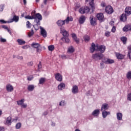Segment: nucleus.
Here are the masks:
<instances>
[{
	"label": "nucleus",
	"mask_w": 131,
	"mask_h": 131,
	"mask_svg": "<svg viewBox=\"0 0 131 131\" xmlns=\"http://www.w3.org/2000/svg\"><path fill=\"white\" fill-rule=\"evenodd\" d=\"M25 18L29 20L34 19V23H36V25H33V26L35 30H38V26L40 25V21L42 20V16L40 13H37L32 16L27 15L25 16Z\"/></svg>",
	"instance_id": "1"
},
{
	"label": "nucleus",
	"mask_w": 131,
	"mask_h": 131,
	"mask_svg": "<svg viewBox=\"0 0 131 131\" xmlns=\"http://www.w3.org/2000/svg\"><path fill=\"white\" fill-rule=\"evenodd\" d=\"M106 50V46L104 45H96L95 43L93 42L92 43L91 47H90L91 53H94L95 51L97 52H100L101 54L104 53Z\"/></svg>",
	"instance_id": "2"
},
{
	"label": "nucleus",
	"mask_w": 131,
	"mask_h": 131,
	"mask_svg": "<svg viewBox=\"0 0 131 131\" xmlns=\"http://www.w3.org/2000/svg\"><path fill=\"white\" fill-rule=\"evenodd\" d=\"M60 33H61L63 36L61 38V40H62L63 41H64V42H66V43H68L70 40H69V38H68V36H69V33L67 31H66V30H65V28H64V27L60 28Z\"/></svg>",
	"instance_id": "3"
},
{
	"label": "nucleus",
	"mask_w": 131,
	"mask_h": 131,
	"mask_svg": "<svg viewBox=\"0 0 131 131\" xmlns=\"http://www.w3.org/2000/svg\"><path fill=\"white\" fill-rule=\"evenodd\" d=\"M92 58L95 61H100V60H103L104 54L101 53H96L92 55Z\"/></svg>",
	"instance_id": "4"
},
{
	"label": "nucleus",
	"mask_w": 131,
	"mask_h": 131,
	"mask_svg": "<svg viewBox=\"0 0 131 131\" xmlns=\"http://www.w3.org/2000/svg\"><path fill=\"white\" fill-rule=\"evenodd\" d=\"M102 63H104L105 64H113L115 61L113 59L104 58L102 59Z\"/></svg>",
	"instance_id": "5"
},
{
	"label": "nucleus",
	"mask_w": 131,
	"mask_h": 131,
	"mask_svg": "<svg viewBox=\"0 0 131 131\" xmlns=\"http://www.w3.org/2000/svg\"><path fill=\"white\" fill-rule=\"evenodd\" d=\"M90 23L92 26L97 25V21L96 20V18H95L93 15H91L90 17Z\"/></svg>",
	"instance_id": "6"
},
{
	"label": "nucleus",
	"mask_w": 131,
	"mask_h": 131,
	"mask_svg": "<svg viewBox=\"0 0 131 131\" xmlns=\"http://www.w3.org/2000/svg\"><path fill=\"white\" fill-rule=\"evenodd\" d=\"M86 2H90V6L91 8L92 13H94V11H95V9H96V7L95 6V4L94 3V0H86Z\"/></svg>",
	"instance_id": "7"
},
{
	"label": "nucleus",
	"mask_w": 131,
	"mask_h": 131,
	"mask_svg": "<svg viewBox=\"0 0 131 131\" xmlns=\"http://www.w3.org/2000/svg\"><path fill=\"white\" fill-rule=\"evenodd\" d=\"M105 12L107 13V14H112V13L114 12L113 8L112 7H111V6H106L105 8Z\"/></svg>",
	"instance_id": "8"
},
{
	"label": "nucleus",
	"mask_w": 131,
	"mask_h": 131,
	"mask_svg": "<svg viewBox=\"0 0 131 131\" xmlns=\"http://www.w3.org/2000/svg\"><path fill=\"white\" fill-rule=\"evenodd\" d=\"M55 79L57 80V81H62L63 80V77L62 76V75H60V74L59 73L55 74Z\"/></svg>",
	"instance_id": "9"
},
{
	"label": "nucleus",
	"mask_w": 131,
	"mask_h": 131,
	"mask_svg": "<svg viewBox=\"0 0 131 131\" xmlns=\"http://www.w3.org/2000/svg\"><path fill=\"white\" fill-rule=\"evenodd\" d=\"M96 18L100 21V22H103L104 21V15L103 13H98L96 15Z\"/></svg>",
	"instance_id": "10"
},
{
	"label": "nucleus",
	"mask_w": 131,
	"mask_h": 131,
	"mask_svg": "<svg viewBox=\"0 0 131 131\" xmlns=\"http://www.w3.org/2000/svg\"><path fill=\"white\" fill-rule=\"evenodd\" d=\"M6 91H7L9 92H12L14 91V87H13V85L8 84L6 85Z\"/></svg>",
	"instance_id": "11"
},
{
	"label": "nucleus",
	"mask_w": 131,
	"mask_h": 131,
	"mask_svg": "<svg viewBox=\"0 0 131 131\" xmlns=\"http://www.w3.org/2000/svg\"><path fill=\"white\" fill-rule=\"evenodd\" d=\"M19 21V16L16 15H14L13 18L10 19L9 20V22L8 23H12V22H18Z\"/></svg>",
	"instance_id": "12"
},
{
	"label": "nucleus",
	"mask_w": 131,
	"mask_h": 131,
	"mask_svg": "<svg viewBox=\"0 0 131 131\" xmlns=\"http://www.w3.org/2000/svg\"><path fill=\"white\" fill-rule=\"evenodd\" d=\"M86 19V17L85 16L82 15L79 17V24H83L84 22H85V20Z\"/></svg>",
	"instance_id": "13"
},
{
	"label": "nucleus",
	"mask_w": 131,
	"mask_h": 131,
	"mask_svg": "<svg viewBox=\"0 0 131 131\" xmlns=\"http://www.w3.org/2000/svg\"><path fill=\"white\" fill-rule=\"evenodd\" d=\"M108 109H109V105L107 103H104L101 106V111H106Z\"/></svg>",
	"instance_id": "14"
},
{
	"label": "nucleus",
	"mask_w": 131,
	"mask_h": 131,
	"mask_svg": "<svg viewBox=\"0 0 131 131\" xmlns=\"http://www.w3.org/2000/svg\"><path fill=\"white\" fill-rule=\"evenodd\" d=\"M127 15L125 13L122 14L120 17V21H122L123 22H125V21L127 19Z\"/></svg>",
	"instance_id": "15"
},
{
	"label": "nucleus",
	"mask_w": 131,
	"mask_h": 131,
	"mask_svg": "<svg viewBox=\"0 0 131 131\" xmlns=\"http://www.w3.org/2000/svg\"><path fill=\"white\" fill-rule=\"evenodd\" d=\"M131 31V26L129 25H127L123 28V31L124 32H127L128 31Z\"/></svg>",
	"instance_id": "16"
},
{
	"label": "nucleus",
	"mask_w": 131,
	"mask_h": 131,
	"mask_svg": "<svg viewBox=\"0 0 131 131\" xmlns=\"http://www.w3.org/2000/svg\"><path fill=\"white\" fill-rule=\"evenodd\" d=\"M40 29L41 30V35L43 36V37H47V31L45 30L42 27H40Z\"/></svg>",
	"instance_id": "17"
},
{
	"label": "nucleus",
	"mask_w": 131,
	"mask_h": 131,
	"mask_svg": "<svg viewBox=\"0 0 131 131\" xmlns=\"http://www.w3.org/2000/svg\"><path fill=\"white\" fill-rule=\"evenodd\" d=\"M125 14L127 16H129L131 15V7H127L125 9Z\"/></svg>",
	"instance_id": "18"
},
{
	"label": "nucleus",
	"mask_w": 131,
	"mask_h": 131,
	"mask_svg": "<svg viewBox=\"0 0 131 131\" xmlns=\"http://www.w3.org/2000/svg\"><path fill=\"white\" fill-rule=\"evenodd\" d=\"M72 93L73 94H77L78 93V86H77V85H75L73 86Z\"/></svg>",
	"instance_id": "19"
},
{
	"label": "nucleus",
	"mask_w": 131,
	"mask_h": 131,
	"mask_svg": "<svg viewBox=\"0 0 131 131\" xmlns=\"http://www.w3.org/2000/svg\"><path fill=\"white\" fill-rule=\"evenodd\" d=\"M99 114H100L99 109H96L92 113V115L95 117L99 116Z\"/></svg>",
	"instance_id": "20"
},
{
	"label": "nucleus",
	"mask_w": 131,
	"mask_h": 131,
	"mask_svg": "<svg viewBox=\"0 0 131 131\" xmlns=\"http://www.w3.org/2000/svg\"><path fill=\"white\" fill-rule=\"evenodd\" d=\"M102 115L103 117V118H106V117H107V115H110V112H107L106 111H102Z\"/></svg>",
	"instance_id": "21"
},
{
	"label": "nucleus",
	"mask_w": 131,
	"mask_h": 131,
	"mask_svg": "<svg viewBox=\"0 0 131 131\" xmlns=\"http://www.w3.org/2000/svg\"><path fill=\"white\" fill-rule=\"evenodd\" d=\"M65 22H66V20H58L57 21V24L58 26H63L64 24H65Z\"/></svg>",
	"instance_id": "22"
},
{
	"label": "nucleus",
	"mask_w": 131,
	"mask_h": 131,
	"mask_svg": "<svg viewBox=\"0 0 131 131\" xmlns=\"http://www.w3.org/2000/svg\"><path fill=\"white\" fill-rule=\"evenodd\" d=\"M65 86H66L65 83H61L58 85V89L60 91H62V90H63L64 89H65Z\"/></svg>",
	"instance_id": "23"
},
{
	"label": "nucleus",
	"mask_w": 131,
	"mask_h": 131,
	"mask_svg": "<svg viewBox=\"0 0 131 131\" xmlns=\"http://www.w3.org/2000/svg\"><path fill=\"white\" fill-rule=\"evenodd\" d=\"M13 122V121L12 120V117H8L7 119H6V124H9L11 125V123H12Z\"/></svg>",
	"instance_id": "24"
},
{
	"label": "nucleus",
	"mask_w": 131,
	"mask_h": 131,
	"mask_svg": "<svg viewBox=\"0 0 131 131\" xmlns=\"http://www.w3.org/2000/svg\"><path fill=\"white\" fill-rule=\"evenodd\" d=\"M116 56L117 59H119L120 60H122V59L124 58V56H123V55L121 54L120 53H116Z\"/></svg>",
	"instance_id": "25"
},
{
	"label": "nucleus",
	"mask_w": 131,
	"mask_h": 131,
	"mask_svg": "<svg viewBox=\"0 0 131 131\" xmlns=\"http://www.w3.org/2000/svg\"><path fill=\"white\" fill-rule=\"evenodd\" d=\"M117 119L118 120H122V113H117Z\"/></svg>",
	"instance_id": "26"
},
{
	"label": "nucleus",
	"mask_w": 131,
	"mask_h": 131,
	"mask_svg": "<svg viewBox=\"0 0 131 131\" xmlns=\"http://www.w3.org/2000/svg\"><path fill=\"white\" fill-rule=\"evenodd\" d=\"M72 37L76 43H79V40L77 38L75 34H72Z\"/></svg>",
	"instance_id": "27"
},
{
	"label": "nucleus",
	"mask_w": 131,
	"mask_h": 131,
	"mask_svg": "<svg viewBox=\"0 0 131 131\" xmlns=\"http://www.w3.org/2000/svg\"><path fill=\"white\" fill-rule=\"evenodd\" d=\"M34 90V85H28V90L29 92H32Z\"/></svg>",
	"instance_id": "28"
},
{
	"label": "nucleus",
	"mask_w": 131,
	"mask_h": 131,
	"mask_svg": "<svg viewBox=\"0 0 131 131\" xmlns=\"http://www.w3.org/2000/svg\"><path fill=\"white\" fill-rule=\"evenodd\" d=\"M74 52V48L72 46H70L69 47L68 50V53H69L70 54H72Z\"/></svg>",
	"instance_id": "29"
},
{
	"label": "nucleus",
	"mask_w": 131,
	"mask_h": 131,
	"mask_svg": "<svg viewBox=\"0 0 131 131\" xmlns=\"http://www.w3.org/2000/svg\"><path fill=\"white\" fill-rule=\"evenodd\" d=\"M17 41L18 45H19V46H22V45H25V43H26L25 41H24L21 39H18L17 40Z\"/></svg>",
	"instance_id": "30"
},
{
	"label": "nucleus",
	"mask_w": 131,
	"mask_h": 131,
	"mask_svg": "<svg viewBox=\"0 0 131 131\" xmlns=\"http://www.w3.org/2000/svg\"><path fill=\"white\" fill-rule=\"evenodd\" d=\"M46 82V78H41L39 80V84H43Z\"/></svg>",
	"instance_id": "31"
},
{
	"label": "nucleus",
	"mask_w": 131,
	"mask_h": 131,
	"mask_svg": "<svg viewBox=\"0 0 131 131\" xmlns=\"http://www.w3.org/2000/svg\"><path fill=\"white\" fill-rule=\"evenodd\" d=\"M17 105H18L19 106L20 105L21 106L24 104V99H22L19 101H17Z\"/></svg>",
	"instance_id": "32"
},
{
	"label": "nucleus",
	"mask_w": 131,
	"mask_h": 131,
	"mask_svg": "<svg viewBox=\"0 0 131 131\" xmlns=\"http://www.w3.org/2000/svg\"><path fill=\"white\" fill-rule=\"evenodd\" d=\"M32 48H35V49H37L40 45L38 43H32L31 45Z\"/></svg>",
	"instance_id": "33"
},
{
	"label": "nucleus",
	"mask_w": 131,
	"mask_h": 131,
	"mask_svg": "<svg viewBox=\"0 0 131 131\" xmlns=\"http://www.w3.org/2000/svg\"><path fill=\"white\" fill-rule=\"evenodd\" d=\"M83 39H84V41H85V42H88L90 41V36H89L88 35H85L83 37Z\"/></svg>",
	"instance_id": "34"
},
{
	"label": "nucleus",
	"mask_w": 131,
	"mask_h": 131,
	"mask_svg": "<svg viewBox=\"0 0 131 131\" xmlns=\"http://www.w3.org/2000/svg\"><path fill=\"white\" fill-rule=\"evenodd\" d=\"M121 40L122 41L124 45H125V43H126V40H127V38L126 37H121Z\"/></svg>",
	"instance_id": "35"
},
{
	"label": "nucleus",
	"mask_w": 131,
	"mask_h": 131,
	"mask_svg": "<svg viewBox=\"0 0 131 131\" xmlns=\"http://www.w3.org/2000/svg\"><path fill=\"white\" fill-rule=\"evenodd\" d=\"M90 9L88 6H85L84 7V12L85 14V13H89L90 11Z\"/></svg>",
	"instance_id": "36"
},
{
	"label": "nucleus",
	"mask_w": 131,
	"mask_h": 131,
	"mask_svg": "<svg viewBox=\"0 0 131 131\" xmlns=\"http://www.w3.org/2000/svg\"><path fill=\"white\" fill-rule=\"evenodd\" d=\"M34 34V31H33V29H31V31L28 33V36L29 37H31L32 35Z\"/></svg>",
	"instance_id": "37"
},
{
	"label": "nucleus",
	"mask_w": 131,
	"mask_h": 131,
	"mask_svg": "<svg viewBox=\"0 0 131 131\" xmlns=\"http://www.w3.org/2000/svg\"><path fill=\"white\" fill-rule=\"evenodd\" d=\"M48 50L49 51H54L55 50V46L54 45H50L48 46Z\"/></svg>",
	"instance_id": "38"
},
{
	"label": "nucleus",
	"mask_w": 131,
	"mask_h": 131,
	"mask_svg": "<svg viewBox=\"0 0 131 131\" xmlns=\"http://www.w3.org/2000/svg\"><path fill=\"white\" fill-rule=\"evenodd\" d=\"M65 21L66 23L68 24V23H69V21H73V18H72V17H71L70 18L69 17H68Z\"/></svg>",
	"instance_id": "39"
},
{
	"label": "nucleus",
	"mask_w": 131,
	"mask_h": 131,
	"mask_svg": "<svg viewBox=\"0 0 131 131\" xmlns=\"http://www.w3.org/2000/svg\"><path fill=\"white\" fill-rule=\"evenodd\" d=\"M32 25H31V23L29 22V21H27L26 22V26L27 28H31Z\"/></svg>",
	"instance_id": "40"
},
{
	"label": "nucleus",
	"mask_w": 131,
	"mask_h": 131,
	"mask_svg": "<svg viewBox=\"0 0 131 131\" xmlns=\"http://www.w3.org/2000/svg\"><path fill=\"white\" fill-rule=\"evenodd\" d=\"M21 126V123H17L15 125V127L16 129H19V128H20Z\"/></svg>",
	"instance_id": "41"
},
{
	"label": "nucleus",
	"mask_w": 131,
	"mask_h": 131,
	"mask_svg": "<svg viewBox=\"0 0 131 131\" xmlns=\"http://www.w3.org/2000/svg\"><path fill=\"white\" fill-rule=\"evenodd\" d=\"M79 13H80V14H85L84 8H80L79 10Z\"/></svg>",
	"instance_id": "42"
},
{
	"label": "nucleus",
	"mask_w": 131,
	"mask_h": 131,
	"mask_svg": "<svg viewBox=\"0 0 131 131\" xmlns=\"http://www.w3.org/2000/svg\"><path fill=\"white\" fill-rule=\"evenodd\" d=\"M9 22V21H5L4 19H0V23H1V24H6L7 23H10Z\"/></svg>",
	"instance_id": "43"
},
{
	"label": "nucleus",
	"mask_w": 131,
	"mask_h": 131,
	"mask_svg": "<svg viewBox=\"0 0 131 131\" xmlns=\"http://www.w3.org/2000/svg\"><path fill=\"white\" fill-rule=\"evenodd\" d=\"M65 104H66L65 103V100H62L61 102H59V106H65Z\"/></svg>",
	"instance_id": "44"
},
{
	"label": "nucleus",
	"mask_w": 131,
	"mask_h": 131,
	"mask_svg": "<svg viewBox=\"0 0 131 131\" xmlns=\"http://www.w3.org/2000/svg\"><path fill=\"white\" fill-rule=\"evenodd\" d=\"M36 52L37 53H40V52H41V47L40 46L36 48Z\"/></svg>",
	"instance_id": "45"
},
{
	"label": "nucleus",
	"mask_w": 131,
	"mask_h": 131,
	"mask_svg": "<svg viewBox=\"0 0 131 131\" xmlns=\"http://www.w3.org/2000/svg\"><path fill=\"white\" fill-rule=\"evenodd\" d=\"M127 100L131 101V93H129L127 95Z\"/></svg>",
	"instance_id": "46"
},
{
	"label": "nucleus",
	"mask_w": 131,
	"mask_h": 131,
	"mask_svg": "<svg viewBox=\"0 0 131 131\" xmlns=\"http://www.w3.org/2000/svg\"><path fill=\"white\" fill-rule=\"evenodd\" d=\"M127 78H128V79H131V72H128L127 74Z\"/></svg>",
	"instance_id": "47"
},
{
	"label": "nucleus",
	"mask_w": 131,
	"mask_h": 131,
	"mask_svg": "<svg viewBox=\"0 0 131 131\" xmlns=\"http://www.w3.org/2000/svg\"><path fill=\"white\" fill-rule=\"evenodd\" d=\"M128 57H129V59H131V48L129 49V51L128 52Z\"/></svg>",
	"instance_id": "48"
},
{
	"label": "nucleus",
	"mask_w": 131,
	"mask_h": 131,
	"mask_svg": "<svg viewBox=\"0 0 131 131\" xmlns=\"http://www.w3.org/2000/svg\"><path fill=\"white\" fill-rule=\"evenodd\" d=\"M48 114H49V111L47 110L42 113V116H47V115H48Z\"/></svg>",
	"instance_id": "49"
},
{
	"label": "nucleus",
	"mask_w": 131,
	"mask_h": 131,
	"mask_svg": "<svg viewBox=\"0 0 131 131\" xmlns=\"http://www.w3.org/2000/svg\"><path fill=\"white\" fill-rule=\"evenodd\" d=\"M0 41H1V42H6V41H7V40L1 37L0 38Z\"/></svg>",
	"instance_id": "50"
},
{
	"label": "nucleus",
	"mask_w": 131,
	"mask_h": 131,
	"mask_svg": "<svg viewBox=\"0 0 131 131\" xmlns=\"http://www.w3.org/2000/svg\"><path fill=\"white\" fill-rule=\"evenodd\" d=\"M27 65L28 66H29V67H30L33 65V62L32 61L29 62H28Z\"/></svg>",
	"instance_id": "51"
},
{
	"label": "nucleus",
	"mask_w": 131,
	"mask_h": 131,
	"mask_svg": "<svg viewBox=\"0 0 131 131\" xmlns=\"http://www.w3.org/2000/svg\"><path fill=\"white\" fill-rule=\"evenodd\" d=\"M27 79L29 81H30L32 80V79H33V76H30L28 77Z\"/></svg>",
	"instance_id": "52"
},
{
	"label": "nucleus",
	"mask_w": 131,
	"mask_h": 131,
	"mask_svg": "<svg viewBox=\"0 0 131 131\" xmlns=\"http://www.w3.org/2000/svg\"><path fill=\"white\" fill-rule=\"evenodd\" d=\"M105 36L109 37V36H110V32H108V31L105 32Z\"/></svg>",
	"instance_id": "53"
},
{
	"label": "nucleus",
	"mask_w": 131,
	"mask_h": 131,
	"mask_svg": "<svg viewBox=\"0 0 131 131\" xmlns=\"http://www.w3.org/2000/svg\"><path fill=\"white\" fill-rule=\"evenodd\" d=\"M112 32H115L116 31V27L115 26H113L112 30H111Z\"/></svg>",
	"instance_id": "54"
},
{
	"label": "nucleus",
	"mask_w": 131,
	"mask_h": 131,
	"mask_svg": "<svg viewBox=\"0 0 131 131\" xmlns=\"http://www.w3.org/2000/svg\"><path fill=\"white\" fill-rule=\"evenodd\" d=\"M4 11V5H0V12H3Z\"/></svg>",
	"instance_id": "55"
},
{
	"label": "nucleus",
	"mask_w": 131,
	"mask_h": 131,
	"mask_svg": "<svg viewBox=\"0 0 131 131\" xmlns=\"http://www.w3.org/2000/svg\"><path fill=\"white\" fill-rule=\"evenodd\" d=\"M61 58L62 59H67V57L65 55H61Z\"/></svg>",
	"instance_id": "56"
},
{
	"label": "nucleus",
	"mask_w": 131,
	"mask_h": 131,
	"mask_svg": "<svg viewBox=\"0 0 131 131\" xmlns=\"http://www.w3.org/2000/svg\"><path fill=\"white\" fill-rule=\"evenodd\" d=\"M40 68H41V62L40 61L38 66V69H40Z\"/></svg>",
	"instance_id": "57"
},
{
	"label": "nucleus",
	"mask_w": 131,
	"mask_h": 131,
	"mask_svg": "<svg viewBox=\"0 0 131 131\" xmlns=\"http://www.w3.org/2000/svg\"><path fill=\"white\" fill-rule=\"evenodd\" d=\"M100 67L101 68H104V67H105V66L104 65V63L103 62L100 63Z\"/></svg>",
	"instance_id": "58"
},
{
	"label": "nucleus",
	"mask_w": 131,
	"mask_h": 131,
	"mask_svg": "<svg viewBox=\"0 0 131 131\" xmlns=\"http://www.w3.org/2000/svg\"><path fill=\"white\" fill-rule=\"evenodd\" d=\"M2 28H4V29H7L8 28V27L7 26H6V25H3L2 26Z\"/></svg>",
	"instance_id": "59"
},
{
	"label": "nucleus",
	"mask_w": 131,
	"mask_h": 131,
	"mask_svg": "<svg viewBox=\"0 0 131 131\" xmlns=\"http://www.w3.org/2000/svg\"><path fill=\"white\" fill-rule=\"evenodd\" d=\"M27 107V104H24V103L21 105L22 108H26Z\"/></svg>",
	"instance_id": "60"
},
{
	"label": "nucleus",
	"mask_w": 131,
	"mask_h": 131,
	"mask_svg": "<svg viewBox=\"0 0 131 131\" xmlns=\"http://www.w3.org/2000/svg\"><path fill=\"white\" fill-rule=\"evenodd\" d=\"M17 58L18 59V60H22L23 59V56H17Z\"/></svg>",
	"instance_id": "61"
},
{
	"label": "nucleus",
	"mask_w": 131,
	"mask_h": 131,
	"mask_svg": "<svg viewBox=\"0 0 131 131\" xmlns=\"http://www.w3.org/2000/svg\"><path fill=\"white\" fill-rule=\"evenodd\" d=\"M6 30H7L10 34H12V32L11 31V30L9 29V28Z\"/></svg>",
	"instance_id": "62"
},
{
	"label": "nucleus",
	"mask_w": 131,
	"mask_h": 131,
	"mask_svg": "<svg viewBox=\"0 0 131 131\" xmlns=\"http://www.w3.org/2000/svg\"><path fill=\"white\" fill-rule=\"evenodd\" d=\"M5 128L4 127H0V131H4Z\"/></svg>",
	"instance_id": "63"
},
{
	"label": "nucleus",
	"mask_w": 131,
	"mask_h": 131,
	"mask_svg": "<svg viewBox=\"0 0 131 131\" xmlns=\"http://www.w3.org/2000/svg\"><path fill=\"white\" fill-rule=\"evenodd\" d=\"M110 25H112V26L114 25V21H111L110 23Z\"/></svg>",
	"instance_id": "64"
}]
</instances>
